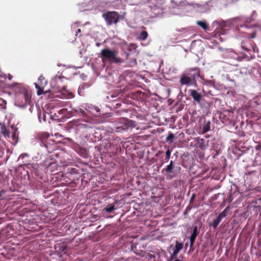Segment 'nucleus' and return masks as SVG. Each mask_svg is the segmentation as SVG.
Listing matches in <instances>:
<instances>
[{
    "label": "nucleus",
    "instance_id": "22",
    "mask_svg": "<svg viewBox=\"0 0 261 261\" xmlns=\"http://www.w3.org/2000/svg\"><path fill=\"white\" fill-rule=\"evenodd\" d=\"M210 124L211 122L209 121L204 123L202 127L203 133H205L210 130Z\"/></svg>",
    "mask_w": 261,
    "mask_h": 261
},
{
    "label": "nucleus",
    "instance_id": "14",
    "mask_svg": "<svg viewBox=\"0 0 261 261\" xmlns=\"http://www.w3.org/2000/svg\"><path fill=\"white\" fill-rule=\"evenodd\" d=\"M179 82L181 86L185 85H188L191 84L192 79L187 75L184 74L181 76Z\"/></svg>",
    "mask_w": 261,
    "mask_h": 261
},
{
    "label": "nucleus",
    "instance_id": "13",
    "mask_svg": "<svg viewBox=\"0 0 261 261\" xmlns=\"http://www.w3.org/2000/svg\"><path fill=\"white\" fill-rule=\"evenodd\" d=\"M198 233L199 232L198 231V227L196 225L194 227L193 232L190 238V243L191 247L193 246L196 238L198 236Z\"/></svg>",
    "mask_w": 261,
    "mask_h": 261
},
{
    "label": "nucleus",
    "instance_id": "46",
    "mask_svg": "<svg viewBox=\"0 0 261 261\" xmlns=\"http://www.w3.org/2000/svg\"><path fill=\"white\" fill-rule=\"evenodd\" d=\"M174 261H180V260L178 259H175Z\"/></svg>",
    "mask_w": 261,
    "mask_h": 261
},
{
    "label": "nucleus",
    "instance_id": "7",
    "mask_svg": "<svg viewBox=\"0 0 261 261\" xmlns=\"http://www.w3.org/2000/svg\"><path fill=\"white\" fill-rule=\"evenodd\" d=\"M256 36L255 32L252 33L249 38L243 40L241 43L242 47L247 51H254V43L250 39V38H254Z\"/></svg>",
    "mask_w": 261,
    "mask_h": 261
},
{
    "label": "nucleus",
    "instance_id": "18",
    "mask_svg": "<svg viewBox=\"0 0 261 261\" xmlns=\"http://www.w3.org/2000/svg\"><path fill=\"white\" fill-rule=\"evenodd\" d=\"M174 169V166H173V162L172 161H171L170 162L169 165H168L166 168H165V171L167 173H174L175 171H173Z\"/></svg>",
    "mask_w": 261,
    "mask_h": 261
},
{
    "label": "nucleus",
    "instance_id": "50",
    "mask_svg": "<svg viewBox=\"0 0 261 261\" xmlns=\"http://www.w3.org/2000/svg\"><path fill=\"white\" fill-rule=\"evenodd\" d=\"M132 249H133V250H134V247H133V246H132Z\"/></svg>",
    "mask_w": 261,
    "mask_h": 261
},
{
    "label": "nucleus",
    "instance_id": "30",
    "mask_svg": "<svg viewBox=\"0 0 261 261\" xmlns=\"http://www.w3.org/2000/svg\"><path fill=\"white\" fill-rule=\"evenodd\" d=\"M7 102L5 100L0 98V106L2 109H4L6 108Z\"/></svg>",
    "mask_w": 261,
    "mask_h": 261
},
{
    "label": "nucleus",
    "instance_id": "21",
    "mask_svg": "<svg viewBox=\"0 0 261 261\" xmlns=\"http://www.w3.org/2000/svg\"><path fill=\"white\" fill-rule=\"evenodd\" d=\"M196 23L197 25H198L199 26L201 27L204 30H206L208 29V24L204 21H201V20L197 21L196 22Z\"/></svg>",
    "mask_w": 261,
    "mask_h": 261
},
{
    "label": "nucleus",
    "instance_id": "45",
    "mask_svg": "<svg viewBox=\"0 0 261 261\" xmlns=\"http://www.w3.org/2000/svg\"><path fill=\"white\" fill-rule=\"evenodd\" d=\"M136 252V254H139V255H140V253H139V252Z\"/></svg>",
    "mask_w": 261,
    "mask_h": 261
},
{
    "label": "nucleus",
    "instance_id": "38",
    "mask_svg": "<svg viewBox=\"0 0 261 261\" xmlns=\"http://www.w3.org/2000/svg\"><path fill=\"white\" fill-rule=\"evenodd\" d=\"M131 63L133 64V65H136L137 64V61L136 59H134L132 62Z\"/></svg>",
    "mask_w": 261,
    "mask_h": 261
},
{
    "label": "nucleus",
    "instance_id": "17",
    "mask_svg": "<svg viewBox=\"0 0 261 261\" xmlns=\"http://www.w3.org/2000/svg\"><path fill=\"white\" fill-rule=\"evenodd\" d=\"M73 124L77 127L79 129L91 128V126H89L87 124L83 123L82 121L79 120L73 122Z\"/></svg>",
    "mask_w": 261,
    "mask_h": 261
},
{
    "label": "nucleus",
    "instance_id": "10",
    "mask_svg": "<svg viewBox=\"0 0 261 261\" xmlns=\"http://www.w3.org/2000/svg\"><path fill=\"white\" fill-rule=\"evenodd\" d=\"M10 84L7 83V74L2 73L0 74V89H8L9 86Z\"/></svg>",
    "mask_w": 261,
    "mask_h": 261
},
{
    "label": "nucleus",
    "instance_id": "6",
    "mask_svg": "<svg viewBox=\"0 0 261 261\" xmlns=\"http://www.w3.org/2000/svg\"><path fill=\"white\" fill-rule=\"evenodd\" d=\"M8 89L13 93L15 96L19 94H22L25 91L28 90V87L24 85L23 84L19 83H14L10 84L9 86Z\"/></svg>",
    "mask_w": 261,
    "mask_h": 261
},
{
    "label": "nucleus",
    "instance_id": "15",
    "mask_svg": "<svg viewBox=\"0 0 261 261\" xmlns=\"http://www.w3.org/2000/svg\"><path fill=\"white\" fill-rule=\"evenodd\" d=\"M45 166L46 167V168L50 172H53L57 169V164L54 161L51 162L49 163H47L46 161L45 162Z\"/></svg>",
    "mask_w": 261,
    "mask_h": 261
},
{
    "label": "nucleus",
    "instance_id": "32",
    "mask_svg": "<svg viewBox=\"0 0 261 261\" xmlns=\"http://www.w3.org/2000/svg\"><path fill=\"white\" fill-rule=\"evenodd\" d=\"M2 132L5 136H9V130H7L6 128H4L2 129Z\"/></svg>",
    "mask_w": 261,
    "mask_h": 261
},
{
    "label": "nucleus",
    "instance_id": "25",
    "mask_svg": "<svg viewBox=\"0 0 261 261\" xmlns=\"http://www.w3.org/2000/svg\"><path fill=\"white\" fill-rule=\"evenodd\" d=\"M48 137H49L48 135H47V134H44V135H43V136H42V143L44 144V146L46 148H48V147L46 139H47Z\"/></svg>",
    "mask_w": 261,
    "mask_h": 261
},
{
    "label": "nucleus",
    "instance_id": "19",
    "mask_svg": "<svg viewBox=\"0 0 261 261\" xmlns=\"http://www.w3.org/2000/svg\"><path fill=\"white\" fill-rule=\"evenodd\" d=\"M184 245L181 243L176 242L175 247L174 249V253H178L179 251L183 248Z\"/></svg>",
    "mask_w": 261,
    "mask_h": 261
},
{
    "label": "nucleus",
    "instance_id": "24",
    "mask_svg": "<svg viewBox=\"0 0 261 261\" xmlns=\"http://www.w3.org/2000/svg\"><path fill=\"white\" fill-rule=\"evenodd\" d=\"M148 33L145 31H143L140 33V35L139 36V39L141 40H145L147 39L148 37Z\"/></svg>",
    "mask_w": 261,
    "mask_h": 261
},
{
    "label": "nucleus",
    "instance_id": "49",
    "mask_svg": "<svg viewBox=\"0 0 261 261\" xmlns=\"http://www.w3.org/2000/svg\"><path fill=\"white\" fill-rule=\"evenodd\" d=\"M180 170V167H178V170L179 171Z\"/></svg>",
    "mask_w": 261,
    "mask_h": 261
},
{
    "label": "nucleus",
    "instance_id": "40",
    "mask_svg": "<svg viewBox=\"0 0 261 261\" xmlns=\"http://www.w3.org/2000/svg\"><path fill=\"white\" fill-rule=\"evenodd\" d=\"M81 32V30L80 29H79L76 32L75 35L77 36L79 33H80Z\"/></svg>",
    "mask_w": 261,
    "mask_h": 261
},
{
    "label": "nucleus",
    "instance_id": "3",
    "mask_svg": "<svg viewBox=\"0 0 261 261\" xmlns=\"http://www.w3.org/2000/svg\"><path fill=\"white\" fill-rule=\"evenodd\" d=\"M117 52L116 50L105 48L101 50L100 56L103 62L109 61L111 63H121L123 62L121 59L117 56Z\"/></svg>",
    "mask_w": 261,
    "mask_h": 261
},
{
    "label": "nucleus",
    "instance_id": "29",
    "mask_svg": "<svg viewBox=\"0 0 261 261\" xmlns=\"http://www.w3.org/2000/svg\"><path fill=\"white\" fill-rule=\"evenodd\" d=\"M174 138V135L172 133H169L166 139L167 142L171 141Z\"/></svg>",
    "mask_w": 261,
    "mask_h": 261
},
{
    "label": "nucleus",
    "instance_id": "2",
    "mask_svg": "<svg viewBox=\"0 0 261 261\" xmlns=\"http://www.w3.org/2000/svg\"><path fill=\"white\" fill-rule=\"evenodd\" d=\"M136 126L135 121L128 119H121L114 124L113 130L118 133H122Z\"/></svg>",
    "mask_w": 261,
    "mask_h": 261
},
{
    "label": "nucleus",
    "instance_id": "8",
    "mask_svg": "<svg viewBox=\"0 0 261 261\" xmlns=\"http://www.w3.org/2000/svg\"><path fill=\"white\" fill-rule=\"evenodd\" d=\"M47 84V81L42 75L39 77L38 79V83H34L35 87L37 89V93L38 95H40L43 93V89Z\"/></svg>",
    "mask_w": 261,
    "mask_h": 261
},
{
    "label": "nucleus",
    "instance_id": "48",
    "mask_svg": "<svg viewBox=\"0 0 261 261\" xmlns=\"http://www.w3.org/2000/svg\"><path fill=\"white\" fill-rule=\"evenodd\" d=\"M96 45H97V46H99V43H97V44H96Z\"/></svg>",
    "mask_w": 261,
    "mask_h": 261
},
{
    "label": "nucleus",
    "instance_id": "20",
    "mask_svg": "<svg viewBox=\"0 0 261 261\" xmlns=\"http://www.w3.org/2000/svg\"><path fill=\"white\" fill-rule=\"evenodd\" d=\"M116 209L115 203L108 204L104 209L103 211L108 213H111Z\"/></svg>",
    "mask_w": 261,
    "mask_h": 261
},
{
    "label": "nucleus",
    "instance_id": "5",
    "mask_svg": "<svg viewBox=\"0 0 261 261\" xmlns=\"http://www.w3.org/2000/svg\"><path fill=\"white\" fill-rule=\"evenodd\" d=\"M31 92L28 90L23 93L15 96V99L21 107H24L30 104L31 100Z\"/></svg>",
    "mask_w": 261,
    "mask_h": 261
},
{
    "label": "nucleus",
    "instance_id": "42",
    "mask_svg": "<svg viewBox=\"0 0 261 261\" xmlns=\"http://www.w3.org/2000/svg\"><path fill=\"white\" fill-rule=\"evenodd\" d=\"M5 194V191L2 190L0 191V197L2 196V195Z\"/></svg>",
    "mask_w": 261,
    "mask_h": 261
},
{
    "label": "nucleus",
    "instance_id": "47",
    "mask_svg": "<svg viewBox=\"0 0 261 261\" xmlns=\"http://www.w3.org/2000/svg\"><path fill=\"white\" fill-rule=\"evenodd\" d=\"M174 175H171V176H170V178H172V177H174Z\"/></svg>",
    "mask_w": 261,
    "mask_h": 261
},
{
    "label": "nucleus",
    "instance_id": "1",
    "mask_svg": "<svg viewBox=\"0 0 261 261\" xmlns=\"http://www.w3.org/2000/svg\"><path fill=\"white\" fill-rule=\"evenodd\" d=\"M80 177V173L76 169L69 168L66 172L62 175L61 177V184L66 185L75 184L79 180Z\"/></svg>",
    "mask_w": 261,
    "mask_h": 261
},
{
    "label": "nucleus",
    "instance_id": "12",
    "mask_svg": "<svg viewBox=\"0 0 261 261\" xmlns=\"http://www.w3.org/2000/svg\"><path fill=\"white\" fill-rule=\"evenodd\" d=\"M148 258L152 261H162L160 253L159 252H152L147 254Z\"/></svg>",
    "mask_w": 261,
    "mask_h": 261
},
{
    "label": "nucleus",
    "instance_id": "35",
    "mask_svg": "<svg viewBox=\"0 0 261 261\" xmlns=\"http://www.w3.org/2000/svg\"><path fill=\"white\" fill-rule=\"evenodd\" d=\"M67 112L66 109H62L59 111L58 113L59 114H65Z\"/></svg>",
    "mask_w": 261,
    "mask_h": 261
},
{
    "label": "nucleus",
    "instance_id": "33",
    "mask_svg": "<svg viewBox=\"0 0 261 261\" xmlns=\"http://www.w3.org/2000/svg\"><path fill=\"white\" fill-rule=\"evenodd\" d=\"M75 111H76L77 113H80V114H81L82 115H86L85 111L83 109H81V108H80V109H78V110H75Z\"/></svg>",
    "mask_w": 261,
    "mask_h": 261
},
{
    "label": "nucleus",
    "instance_id": "43",
    "mask_svg": "<svg viewBox=\"0 0 261 261\" xmlns=\"http://www.w3.org/2000/svg\"><path fill=\"white\" fill-rule=\"evenodd\" d=\"M12 138L14 140L15 138V133H13Z\"/></svg>",
    "mask_w": 261,
    "mask_h": 261
},
{
    "label": "nucleus",
    "instance_id": "41",
    "mask_svg": "<svg viewBox=\"0 0 261 261\" xmlns=\"http://www.w3.org/2000/svg\"><path fill=\"white\" fill-rule=\"evenodd\" d=\"M192 70H194V71H196L197 72V73H199V69L197 68H194L193 69H192Z\"/></svg>",
    "mask_w": 261,
    "mask_h": 261
},
{
    "label": "nucleus",
    "instance_id": "16",
    "mask_svg": "<svg viewBox=\"0 0 261 261\" xmlns=\"http://www.w3.org/2000/svg\"><path fill=\"white\" fill-rule=\"evenodd\" d=\"M89 112L94 116L97 117L99 116L100 113V109L96 106H91V107H89Z\"/></svg>",
    "mask_w": 261,
    "mask_h": 261
},
{
    "label": "nucleus",
    "instance_id": "37",
    "mask_svg": "<svg viewBox=\"0 0 261 261\" xmlns=\"http://www.w3.org/2000/svg\"><path fill=\"white\" fill-rule=\"evenodd\" d=\"M261 149V143L260 144H258L256 147H255V149L256 150H258L259 149Z\"/></svg>",
    "mask_w": 261,
    "mask_h": 261
},
{
    "label": "nucleus",
    "instance_id": "27",
    "mask_svg": "<svg viewBox=\"0 0 261 261\" xmlns=\"http://www.w3.org/2000/svg\"><path fill=\"white\" fill-rule=\"evenodd\" d=\"M229 208V207L228 206H227V207L219 215V217L220 218H221V219H222L224 217H225L227 215V210Z\"/></svg>",
    "mask_w": 261,
    "mask_h": 261
},
{
    "label": "nucleus",
    "instance_id": "28",
    "mask_svg": "<svg viewBox=\"0 0 261 261\" xmlns=\"http://www.w3.org/2000/svg\"><path fill=\"white\" fill-rule=\"evenodd\" d=\"M220 118L221 119H224L225 122H230V119L228 117H227L226 115L224 113H221L220 115Z\"/></svg>",
    "mask_w": 261,
    "mask_h": 261
},
{
    "label": "nucleus",
    "instance_id": "23",
    "mask_svg": "<svg viewBox=\"0 0 261 261\" xmlns=\"http://www.w3.org/2000/svg\"><path fill=\"white\" fill-rule=\"evenodd\" d=\"M221 220L222 219L218 216L217 218L214 220L213 223L211 225H212L214 228L216 229L221 222Z\"/></svg>",
    "mask_w": 261,
    "mask_h": 261
},
{
    "label": "nucleus",
    "instance_id": "31",
    "mask_svg": "<svg viewBox=\"0 0 261 261\" xmlns=\"http://www.w3.org/2000/svg\"><path fill=\"white\" fill-rule=\"evenodd\" d=\"M171 155V150L170 149H168L166 152V157L165 160L168 161L170 158Z\"/></svg>",
    "mask_w": 261,
    "mask_h": 261
},
{
    "label": "nucleus",
    "instance_id": "4",
    "mask_svg": "<svg viewBox=\"0 0 261 261\" xmlns=\"http://www.w3.org/2000/svg\"><path fill=\"white\" fill-rule=\"evenodd\" d=\"M102 17L105 19L108 25L116 24L123 17L116 11H108L102 14Z\"/></svg>",
    "mask_w": 261,
    "mask_h": 261
},
{
    "label": "nucleus",
    "instance_id": "11",
    "mask_svg": "<svg viewBox=\"0 0 261 261\" xmlns=\"http://www.w3.org/2000/svg\"><path fill=\"white\" fill-rule=\"evenodd\" d=\"M189 91L190 96L193 98L194 101H196L198 103H200L202 100V95L198 93L196 90L190 89Z\"/></svg>",
    "mask_w": 261,
    "mask_h": 261
},
{
    "label": "nucleus",
    "instance_id": "36",
    "mask_svg": "<svg viewBox=\"0 0 261 261\" xmlns=\"http://www.w3.org/2000/svg\"><path fill=\"white\" fill-rule=\"evenodd\" d=\"M12 79H13L12 75H11L10 73L7 74V80H8V81H10L12 80Z\"/></svg>",
    "mask_w": 261,
    "mask_h": 261
},
{
    "label": "nucleus",
    "instance_id": "39",
    "mask_svg": "<svg viewBox=\"0 0 261 261\" xmlns=\"http://www.w3.org/2000/svg\"><path fill=\"white\" fill-rule=\"evenodd\" d=\"M6 232V229H3L0 233H1V234L4 235V233H5Z\"/></svg>",
    "mask_w": 261,
    "mask_h": 261
},
{
    "label": "nucleus",
    "instance_id": "9",
    "mask_svg": "<svg viewBox=\"0 0 261 261\" xmlns=\"http://www.w3.org/2000/svg\"><path fill=\"white\" fill-rule=\"evenodd\" d=\"M197 142V146L202 150H205L208 146V141L204 139L197 137L195 138Z\"/></svg>",
    "mask_w": 261,
    "mask_h": 261
},
{
    "label": "nucleus",
    "instance_id": "34",
    "mask_svg": "<svg viewBox=\"0 0 261 261\" xmlns=\"http://www.w3.org/2000/svg\"><path fill=\"white\" fill-rule=\"evenodd\" d=\"M177 254L178 253H174V251H173L172 254L171 255L170 259L168 260V261H171L172 260L174 259L176 257Z\"/></svg>",
    "mask_w": 261,
    "mask_h": 261
},
{
    "label": "nucleus",
    "instance_id": "44",
    "mask_svg": "<svg viewBox=\"0 0 261 261\" xmlns=\"http://www.w3.org/2000/svg\"><path fill=\"white\" fill-rule=\"evenodd\" d=\"M194 196H195V195H193V196H192V197H191V200H192V199L194 198Z\"/></svg>",
    "mask_w": 261,
    "mask_h": 261
},
{
    "label": "nucleus",
    "instance_id": "26",
    "mask_svg": "<svg viewBox=\"0 0 261 261\" xmlns=\"http://www.w3.org/2000/svg\"><path fill=\"white\" fill-rule=\"evenodd\" d=\"M67 249V246L63 243L59 245V251L61 253H65Z\"/></svg>",
    "mask_w": 261,
    "mask_h": 261
}]
</instances>
